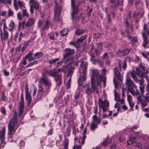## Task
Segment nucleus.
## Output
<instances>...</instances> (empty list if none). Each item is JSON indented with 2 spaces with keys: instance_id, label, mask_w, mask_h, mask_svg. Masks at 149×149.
Here are the masks:
<instances>
[{
  "instance_id": "nucleus-6",
  "label": "nucleus",
  "mask_w": 149,
  "mask_h": 149,
  "mask_svg": "<svg viewBox=\"0 0 149 149\" xmlns=\"http://www.w3.org/2000/svg\"><path fill=\"white\" fill-rule=\"evenodd\" d=\"M147 25L145 24L143 27V30L141 33L143 39L142 46L146 48L149 42V40L147 38V35L149 36V32L148 29H146Z\"/></svg>"
},
{
  "instance_id": "nucleus-21",
  "label": "nucleus",
  "mask_w": 149,
  "mask_h": 149,
  "mask_svg": "<svg viewBox=\"0 0 149 149\" xmlns=\"http://www.w3.org/2000/svg\"><path fill=\"white\" fill-rule=\"evenodd\" d=\"M144 13V12L142 10H141L138 13L134 12V14L133 17L140 18L143 17Z\"/></svg>"
},
{
  "instance_id": "nucleus-45",
  "label": "nucleus",
  "mask_w": 149,
  "mask_h": 149,
  "mask_svg": "<svg viewBox=\"0 0 149 149\" xmlns=\"http://www.w3.org/2000/svg\"><path fill=\"white\" fill-rule=\"evenodd\" d=\"M24 106H20L19 109L18 113L19 114V117L23 113V110L24 109Z\"/></svg>"
},
{
  "instance_id": "nucleus-39",
  "label": "nucleus",
  "mask_w": 149,
  "mask_h": 149,
  "mask_svg": "<svg viewBox=\"0 0 149 149\" xmlns=\"http://www.w3.org/2000/svg\"><path fill=\"white\" fill-rule=\"evenodd\" d=\"M84 32L85 31L84 30L78 29L76 30L75 33L77 35H79L83 34Z\"/></svg>"
},
{
  "instance_id": "nucleus-9",
  "label": "nucleus",
  "mask_w": 149,
  "mask_h": 149,
  "mask_svg": "<svg viewBox=\"0 0 149 149\" xmlns=\"http://www.w3.org/2000/svg\"><path fill=\"white\" fill-rule=\"evenodd\" d=\"M39 82L40 84H44L48 87L50 86L52 84L51 81L48 79V77L45 76L44 74L42 76L39 80Z\"/></svg>"
},
{
  "instance_id": "nucleus-24",
  "label": "nucleus",
  "mask_w": 149,
  "mask_h": 149,
  "mask_svg": "<svg viewBox=\"0 0 149 149\" xmlns=\"http://www.w3.org/2000/svg\"><path fill=\"white\" fill-rule=\"evenodd\" d=\"M136 141V138L135 136L133 135H131L129 140L127 141V143L128 145H130L131 144H133V143Z\"/></svg>"
},
{
  "instance_id": "nucleus-30",
  "label": "nucleus",
  "mask_w": 149,
  "mask_h": 149,
  "mask_svg": "<svg viewBox=\"0 0 149 149\" xmlns=\"http://www.w3.org/2000/svg\"><path fill=\"white\" fill-rule=\"evenodd\" d=\"M43 53L42 52H38L35 53L34 54V56L35 57L36 59L39 58L42 56Z\"/></svg>"
},
{
  "instance_id": "nucleus-20",
  "label": "nucleus",
  "mask_w": 149,
  "mask_h": 149,
  "mask_svg": "<svg viewBox=\"0 0 149 149\" xmlns=\"http://www.w3.org/2000/svg\"><path fill=\"white\" fill-rule=\"evenodd\" d=\"M113 73L115 76H116L118 79L121 81L122 77L121 76L120 72L118 71V68H114L113 70Z\"/></svg>"
},
{
  "instance_id": "nucleus-44",
  "label": "nucleus",
  "mask_w": 149,
  "mask_h": 149,
  "mask_svg": "<svg viewBox=\"0 0 149 149\" xmlns=\"http://www.w3.org/2000/svg\"><path fill=\"white\" fill-rule=\"evenodd\" d=\"M49 71L50 70L47 68H44L43 69V72L42 73V75H43V74H44L45 76H47V74H48L49 75Z\"/></svg>"
},
{
  "instance_id": "nucleus-11",
  "label": "nucleus",
  "mask_w": 149,
  "mask_h": 149,
  "mask_svg": "<svg viewBox=\"0 0 149 149\" xmlns=\"http://www.w3.org/2000/svg\"><path fill=\"white\" fill-rule=\"evenodd\" d=\"M71 64L70 63L64 67L63 69L64 72H68L67 75L68 76L72 75L73 74L75 68L74 67H72L70 66V65Z\"/></svg>"
},
{
  "instance_id": "nucleus-8",
  "label": "nucleus",
  "mask_w": 149,
  "mask_h": 149,
  "mask_svg": "<svg viewBox=\"0 0 149 149\" xmlns=\"http://www.w3.org/2000/svg\"><path fill=\"white\" fill-rule=\"evenodd\" d=\"M98 100L99 108L102 109L103 113L105 112L109 106V103L107 99H105L103 101L101 98H99Z\"/></svg>"
},
{
  "instance_id": "nucleus-34",
  "label": "nucleus",
  "mask_w": 149,
  "mask_h": 149,
  "mask_svg": "<svg viewBox=\"0 0 149 149\" xmlns=\"http://www.w3.org/2000/svg\"><path fill=\"white\" fill-rule=\"evenodd\" d=\"M26 97L27 102L28 105H29L31 100V97L30 93L26 94Z\"/></svg>"
},
{
  "instance_id": "nucleus-62",
  "label": "nucleus",
  "mask_w": 149,
  "mask_h": 149,
  "mask_svg": "<svg viewBox=\"0 0 149 149\" xmlns=\"http://www.w3.org/2000/svg\"><path fill=\"white\" fill-rule=\"evenodd\" d=\"M13 15V12L10 9H9L8 13V15L9 17L12 16Z\"/></svg>"
},
{
  "instance_id": "nucleus-53",
  "label": "nucleus",
  "mask_w": 149,
  "mask_h": 149,
  "mask_svg": "<svg viewBox=\"0 0 149 149\" xmlns=\"http://www.w3.org/2000/svg\"><path fill=\"white\" fill-rule=\"evenodd\" d=\"M86 138L85 135H82V137L81 138V145H82L84 144V140Z\"/></svg>"
},
{
  "instance_id": "nucleus-15",
  "label": "nucleus",
  "mask_w": 149,
  "mask_h": 149,
  "mask_svg": "<svg viewBox=\"0 0 149 149\" xmlns=\"http://www.w3.org/2000/svg\"><path fill=\"white\" fill-rule=\"evenodd\" d=\"M62 10L61 6L59 5L58 3L55 2V6L54 9V15H61Z\"/></svg>"
},
{
  "instance_id": "nucleus-14",
  "label": "nucleus",
  "mask_w": 149,
  "mask_h": 149,
  "mask_svg": "<svg viewBox=\"0 0 149 149\" xmlns=\"http://www.w3.org/2000/svg\"><path fill=\"white\" fill-rule=\"evenodd\" d=\"M13 5L14 8L16 11L18 10L19 7L22 9V8L24 6L22 2L18 1L17 2V0H14Z\"/></svg>"
},
{
  "instance_id": "nucleus-54",
  "label": "nucleus",
  "mask_w": 149,
  "mask_h": 149,
  "mask_svg": "<svg viewBox=\"0 0 149 149\" xmlns=\"http://www.w3.org/2000/svg\"><path fill=\"white\" fill-rule=\"evenodd\" d=\"M91 56V61L93 63H94V62L95 61V57L93 54H90Z\"/></svg>"
},
{
  "instance_id": "nucleus-16",
  "label": "nucleus",
  "mask_w": 149,
  "mask_h": 149,
  "mask_svg": "<svg viewBox=\"0 0 149 149\" xmlns=\"http://www.w3.org/2000/svg\"><path fill=\"white\" fill-rule=\"evenodd\" d=\"M130 50L131 49H125L122 51L119 50L117 53V56L120 57L125 56L127 54Z\"/></svg>"
},
{
  "instance_id": "nucleus-63",
  "label": "nucleus",
  "mask_w": 149,
  "mask_h": 149,
  "mask_svg": "<svg viewBox=\"0 0 149 149\" xmlns=\"http://www.w3.org/2000/svg\"><path fill=\"white\" fill-rule=\"evenodd\" d=\"M25 91L26 93V94L30 93L29 92V88L27 84H26V87L25 88Z\"/></svg>"
},
{
  "instance_id": "nucleus-43",
  "label": "nucleus",
  "mask_w": 149,
  "mask_h": 149,
  "mask_svg": "<svg viewBox=\"0 0 149 149\" xmlns=\"http://www.w3.org/2000/svg\"><path fill=\"white\" fill-rule=\"evenodd\" d=\"M59 60L58 58H56L54 59H51L49 61L48 63L49 64H52L56 63Z\"/></svg>"
},
{
  "instance_id": "nucleus-46",
  "label": "nucleus",
  "mask_w": 149,
  "mask_h": 149,
  "mask_svg": "<svg viewBox=\"0 0 149 149\" xmlns=\"http://www.w3.org/2000/svg\"><path fill=\"white\" fill-rule=\"evenodd\" d=\"M114 95L115 100L118 102L119 100V98L118 96V94L115 91H114Z\"/></svg>"
},
{
  "instance_id": "nucleus-18",
  "label": "nucleus",
  "mask_w": 149,
  "mask_h": 149,
  "mask_svg": "<svg viewBox=\"0 0 149 149\" xmlns=\"http://www.w3.org/2000/svg\"><path fill=\"white\" fill-rule=\"evenodd\" d=\"M54 78L57 85L59 86L62 83L61 74H56Z\"/></svg>"
},
{
  "instance_id": "nucleus-40",
  "label": "nucleus",
  "mask_w": 149,
  "mask_h": 149,
  "mask_svg": "<svg viewBox=\"0 0 149 149\" xmlns=\"http://www.w3.org/2000/svg\"><path fill=\"white\" fill-rule=\"evenodd\" d=\"M56 145L59 146L60 145V142L61 141V136L59 135L58 136L56 137Z\"/></svg>"
},
{
  "instance_id": "nucleus-37",
  "label": "nucleus",
  "mask_w": 149,
  "mask_h": 149,
  "mask_svg": "<svg viewBox=\"0 0 149 149\" xmlns=\"http://www.w3.org/2000/svg\"><path fill=\"white\" fill-rule=\"evenodd\" d=\"M68 31L67 29H65L64 30H61L60 32L61 36H64L68 34Z\"/></svg>"
},
{
  "instance_id": "nucleus-25",
  "label": "nucleus",
  "mask_w": 149,
  "mask_h": 149,
  "mask_svg": "<svg viewBox=\"0 0 149 149\" xmlns=\"http://www.w3.org/2000/svg\"><path fill=\"white\" fill-rule=\"evenodd\" d=\"M129 73L130 74L132 79H134L135 81L138 82V79L137 77L136 76L135 74L136 72L134 70H132Z\"/></svg>"
},
{
  "instance_id": "nucleus-41",
  "label": "nucleus",
  "mask_w": 149,
  "mask_h": 149,
  "mask_svg": "<svg viewBox=\"0 0 149 149\" xmlns=\"http://www.w3.org/2000/svg\"><path fill=\"white\" fill-rule=\"evenodd\" d=\"M129 39L132 43H134L137 41V39L136 37H132L130 36H128Z\"/></svg>"
},
{
  "instance_id": "nucleus-29",
  "label": "nucleus",
  "mask_w": 149,
  "mask_h": 149,
  "mask_svg": "<svg viewBox=\"0 0 149 149\" xmlns=\"http://www.w3.org/2000/svg\"><path fill=\"white\" fill-rule=\"evenodd\" d=\"M57 71L56 69H54L52 70H50L49 75L54 77L57 74Z\"/></svg>"
},
{
  "instance_id": "nucleus-60",
  "label": "nucleus",
  "mask_w": 149,
  "mask_h": 149,
  "mask_svg": "<svg viewBox=\"0 0 149 149\" xmlns=\"http://www.w3.org/2000/svg\"><path fill=\"white\" fill-rule=\"evenodd\" d=\"M87 10L88 14L90 15L92 12V9L90 7H88L87 8Z\"/></svg>"
},
{
  "instance_id": "nucleus-1",
  "label": "nucleus",
  "mask_w": 149,
  "mask_h": 149,
  "mask_svg": "<svg viewBox=\"0 0 149 149\" xmlns=\"http://www.w3.org/2000/svg\"><path fill=\"white\" fill-rule=\"evenodd\" d=\"M17 113L15 111L14 113L13 118L10 120L8 125V134L11 137L17 129V128H15V126L17 123Z\"/></svg>"
},
{
  "instance_id": "nucleus-47",
  "label": "nucleus",
  "mask_w": 149,
  "mask_h": 149,
  "mask_svg": "<svg viewBox=\"0 0 149 149\" xmlns=\"http://www.w3.org/2000/svg\"><path fill=\"white\" fill-rule=\"evenodd\" d=\"M70 45H73L74 46H75L76 47H78L79 46V44H78L77 42V41H76L75 42H70L69 43Z\"/></svg>"
},
{
  "instance_id": "nucleus-59",
  "label": "nucleus",
  "mask_w": 149,
  "mask_h": 149,
  "mask_svg": "<svg viewBox=\"0 0 149 149\" xmlns=\"http://www.w3.org/2000/svg\"><path fill=\"white\" fill-rule=\"evenodd\" d=\"M122 68L123 70H125L126 68V62L125 61H124L123 63Z\"/></svg>"
},
{
  "instance_id": "nucleus-5",
  "label": "nucleus",
  "mask_w": 149,
  "mask_h": 149,
  "mask_svg": "<svg viewBox=\"0 0 149 149\" xmlns=\"http://www.w3.org/2000/svg\"><path fill=\"white\" fill-rule=\"evenodd\" d=\"M96 84L91 82V86H88L85 90L86 93L88 95H90L93 93H98V86Z\"/></svg>"
},
{
  "instance_id": "nucleus-52",
  "label": "nucleus",
  "mask_w": 149,
  "mask_h": 149,
  "mask_svg": "<svg viewBox=\"0 0 149 149\" xmlns=\"http://www.w3.org/2000/svg\"><path fill=\"white\" fill-rule=\"evenodd\" d=\"M80 93L79 91H77L75 93V94L74 95V97L75 100L77 99L78 97H79L80 95Z\"/></svg>"
},
{
  "instance_id": "nucleus-22",
  "label": "nucleus",
  "mask_w": 149,
  "mask_h": 149,
  "mask_svg": "<svg viewBox=\"0 0 149 149\" xmlns=\"http://www.w3.org/2000/svg\"><path fill=\"white\" fill-rule=\"evenodd\" d=\"M35 23V20L32 18H29L26 23L25 26L26 27H30L32 26Z\"/></svg>"
},
{
  "instance_id": "nucleus-36",
  "label": "nucleus",
  "mask_w": 149,
  "mask_h": 149,
  "mask_svg": "<svg viewBox=\"0 0 149 149\" xmlns=\"http://www.w3.org/2000/svg\"><path fill=\"white\" fill-rule=\"evenodd\" d=\"M86 38V35L81 36L79 38H78L77 40V42L78 44L79 43H81Z\"/></svg>"
},
{
  "instance_id": "nucleus-27",
  "label": "nucleus",
  "mask_w": 149,
  "mask_h": 149,
  "mask_svg": "<svg viewBox=\"0 0 149 149\" xmlns=\"http://www.w3.org/2000/svg\"><path fill=\"white\" fill-rule=\"evenodd\" d=\"M109 2L112 7H116L119 4V0H110Z\"/></svg>"
},
{
  "instance_id": "nucleus-35",
  "label": "nucleus",
  "mask_w": 149,
  "mask_h": 149,
  "mask_svg": "<svg viewBox=\"0 0 149 149\" xmlns=\"http://www.w3.org/2000/svg\"><path fill=\"white\" fill-rule=\"evenodd\" d=\"M49 22L48 21H47L46 22L45 24L44 25L43 27H42V28L41 29V30L44 31L45 29H47L49 28Z\"/></svg>"
},
{
  "instance_id": "nucleus-7",
  "label": "nucleus",
  "mask_w": 149,
  "mask_h": 149,
  "mask_svg": "<svg viewBox=\"0 0 149 149\" xmlns=\"http://www.w3.org/2000/svg\"><path fill=\"white\" fill-rule=\"evenodd\" d=\"M29 4L30 5V11L31 14L34 13V9L36 11H40L41 6L36 0H29Z\"/></svg>"
},
{
  "instance_id": "nucleus-48",
  "label": "nucleus",
  "mask_w": 149,
  "mask_h": 149,
  "mask_svg": "<svg viewBox=\"0 0 149 149\" xmlns=\"http://www.w3.org/2000/svg\"><path fill=\"white\" fill-rule=\"evenodd\" d=\"M17 17L19 20H22V14L20 12H19L17 13Z\"/></svg>"
},
{
  "instance_id": "nucleus-31",
  "label": "nucleus",
  "mask_w": 149,
  "mask_h": 149,
  "mask_svg": "<svg viewBox=\"0 0 149 149\" xmlns=\"http://www.w3.org/2000/svg\"><path fill=\"white\" fill-rule=\"evenodd\" d=\"M21 10L22 12V17H29V15L27 11L26 8H25L24 9H22Z\"/></svg>"
},
{
  "instance_id": "nucleus-19",
  "label": "nucleus",
  "mask_w": 149,
  "mask_h": 149,
  "mask_svg": "<svg viewBox=\"0 0 149 149\" xmlns=\"http://www.w3.org/2000/svg\"><path fill=\"white\" fill-rule=\"evenodd\" d=\"M136 71L137 75L139 77H141V78L145 77L146 74H148V71L147 70H146V71L145 72L143 73L138 68L136 69Z\"/></svg>"
},
{
  "instance_id": "nucleus-58",
  "label": "nucleus",
  "mask_w": 149,
  "mask_h": 149,
  "mask_svg": "<svg viewBox=\"0 0 149 149\" xmlns=\"http://www.w3.org/2000/svg\"><path fill=\"white\" fill-rule=\"evenodd\" d=\"M128 90L133 96H135L136 91L133 90V88L129 89Z\"/></svg>"
},
{
  "instance_id": "nucleus-42",
  "label": "nucleus",
  "mask_w": 149,
  "mask_h": 149,
  "mask_svg": "<svg viewBox=\"0 0 149 149\" xmlns=\"http://www.w3.org/2000/svg\"><path fill=\"white\" fill-rule=\"evenodd\" d=\"M64 148L65 149H68L69 141L67 139H65L64 141Z\"/></svg>"
},
{
  "instance_id": "nucleus-55",
  "label": "nucleus",
  "mask_w": 149,
  "mask_h": 149,
  "mask_svg": "<svg viewBox=\"0 0 149 149\" xmlns=\"http://www.w3.org/2000/svg\"><path fill=\"white\" fill-rule=\"evenodd\" d=\"M23 36V33L20 32L18 38V42L19 43L22 40V38Z\"/></svg>"
},
{
  "instance_id": "nucleus-17",
  "label": "nucleus",
  "mask_w": 149,
  "mask_h": 149,
  "mask_svg": "<svg viewBox=\"0 0 149 149\" xmlns=\"http://www.w3.org/2000/svg\"><path fill=\"white\" fill-rule=\"evenodd\" d=\"M0 36L1 39H3L4 41L7 40L8 39L9 36V33L6 30H3V33L1 30Z\"/></svg>"
},
{
  "instance_id": "nucleus-3",
  "label": "nucleus",
  "mask_w": 149,
  "mask_h": 149,
  "mask_svg": "<svg viewBox=\"0 0 149 149\" xmlns=\"http://www.w3.org/2000/svg\"><path fill=\"white\" fill-rule=\"evenodd\" d=\"M91 82L95 83L97 86H100L102 81L101 74H99V71L96 69L91 70Z\"/></svg>"
},
{
  "instance_id": "nucleus-38",
  "label": "nucleus",
  "mask_w": 149,
  "mask_h": 149,
  "mask_svg": "<svg viewBox=\"0 0 149 149\" xmlns=\"http://www.w3.org/2000/svg\"><path fill=\"white\" fill-rule=\"evenodd\" d=\"M132 145L134 146L137 147L140 149H141L142 148V146L141 143L139 142H137L136 141L134 142Z\"/></svg>"
},
{
  "instance_id": "nucleus-64",
  "label": "nucleus",
  "mask_w": 149,
  "mask_h": 149,
  "mask_svg": "<svg viewBox=\"0 0 149 149\" xmlns=\"http://www.w3.org/2000/svg\"><path fill=\"white\" fill-rule=\"evenodd\" d=\"M132 97L130 95H127V100L128 102H132Z\"/></svg>"
},
{
  "instance_id": "nucleus-50",
  "label": "nucleus",
  "mask_w": 149,
  "mask_h": 149,
  "mask_svg": "<svg viewBox=\"0 0 149 149\" xmlns=\"http://www.w3.org/2000/svg\"><path fill=\"white\" fill-rule=\"evenodd\" d=\"M145 99L147 102H149V91H147Z\"/></svg>"
},
{
  "instance_id": "nucleus-4",
  "label": "nucleus",
  "mask_w": 149,
  "mask_h": 149,
  "mask_svg": "<svg viewBox=\"0 0 149 149\" xmlns=\"http://www.w3.org/2000/svg\"><path fill=\"white\" fill-rule=\"evenodd\" d=\"M65 53L63 55L64 62H67L69 61H71L70 63L72 64L74 61V60L73 59V58L72 56H69L72 55L74 53V50L70 48H66L65 49Z\"/></svg>"
},
{
  "instance_id": "nucleus-32",
  "label": "nucleus",
  "mask_w": 149,
  "mask_h": 149,
  "mask_svg": "<svg viewBox=\"0 0 149 149\" xmlns=\"http://www.w3.org/2000/svg\"><path fill=\"white\" fill-rule=\"evenodd\" d=\"M97 125L94 123V122L92 121L90 126V129L92 131H94L97 128Z\"/></svg>"
},
{
  "instance_id": "nucleus-26",
  "label": "nucleus",
  "mask_w": 149,
  "mask_h": 149,
  "mask_svg": "<svg viewBox=\"0 0 149 149\" xmlns=\"http://www.w3.org/2000/svg\"><path fill=\"white\" fill-rule=\"evenodd\" d=\"M92 118V121L94 122V123L97 125L99 124L101 122L100 118H97V116L95 115L93 116Z\"/></svg>"
},
{
  "instance_id": "nucleus-56",
  "label": "nucleus",
  "mask_w": 149,
  "mask_h": 149,
  "mask_svg": "<svg viewBox=\"0 0 149 149\" xmlns=\"http://www.w3.org/2000/svg\"><path fill=\"white\" fill-rule=\"evenodd\" d=\"M141 78L140 79H138V82H139L140 83V86H144L143 85L144 80Z\"/></svg>"
},
{
  "instance_id": "nucleus-57",
  "label": "nucleus",
  "mask_w": 149,
  "mask_h": 149,
  "mask_svg": "<svg viewBox=\"0 0 149 149\" xmlns=\"http://www.w3.org/2000/svg\"><path fill=\"white\" fill-rule=\"evenodd\" d=\"M38 92H41L43 91V88H42V86L40 84H39L38 86Z\"/></svg>"
},
{
  "instance_id": "nucleus-49",
  "label": "nucleus",
  "mask_w": 149,
  "mask_h": 149,
  "mask_svg": "<svg viewBox=\"0 0 149 149\" xmlns=\"http://www.w3.org/2000/svg\"><path fill=\"white\" fill-rule=\"evenodd\" d=\"M139 88L140 89V91L141 94H143L144 92V90L145 88L144 86H139Z\"/></svg>"
},
{
  "instance_id": "nucleus-12",
  "label": "nucleus",
  "mask_w": 149,
  "mask_h": 149,
  "mask_svg": "<svg viewBox=\"0 0 149 149\" xmlns=\"http://www.w3.org/2000/svg\"><path fill=\"white\" fill-rule=\"evenodd\" d=\"M125 84L126 88H127L128 90L133 88L134 87L135 88H136V86L130 78L127 77L126 79Z\"/></svg>"
},
{
  "instance_id": "nucleus-13",
  "label": "nucleus",
  "mask_w": 149,
  "mask_h": 149,
  "mask_svg": "<svg viewBox=\"0 0 149 149\" xmlns=\"http://www.w3.org/2000/svg\"><path fill=\"white\" fill-rule=\"evenodd\" d=\"M75 0H71V5L72 8L73 10V11L72 13V18L74 19L75 17V15L77 13L78 7L75 4Z\"/></svg>"
},
{
  "instance_id": "nucleus-23",
  "label": "nucleus",
  "mask_w": 149,
  "mask_h": 149,
  "mask_svg": "<svg viewBox=\"0 0 149 149\" xmlns=\"http://www.w3.org/2000/svg\"><path fill=\"white\" fill-rule=\"evenodd\" d=\"M33 54L32 52H29L25 56V58H28L29 62H30L33 60L36 59L34 56V57L32 56Z\"/></svg>"
},
{
  "instance_id": "nucleus-61",
  "label": "nucleus",
  "mask_w": 149,
  "mask_h": 149,
  "mask_svg": "<svg viewBox=\"0 0 149 149\" xmlns=\"http://www.w3.org/2000/svg\"><path fill=\"white\" fill-rule=\"evenodd\" d=\"M141 105L143 107H145L146 105V100L145 101L144 100H142L141 102Z\"/></svg>"
},
{
  "instance_id": "nucleus-33",
  "label": "nucleus",
  "mask_w": 149,
  "mask_h": 149,
  "mask_svg": "<svg viewBox=\"0 0 149 149\" xmlns=\"http://www.w3.org/2000/svg\"><path fill=\"white\" fill-rule=\"evenodd\" d=\"M60 15H54V20L56 22L59 23L62 21L61 18L60 17Z\"/></svg>"
},
{
  "instance_id": "nucleus-28",
  "label": "nucleus",
  "mask_w": 149,
  "mask_h": 149,
  "mask_svg": "<svg viewBox=\"0 0 149 149\" xmlns=\"http://www.w3.org/2000/svg\"><path fill=\"white\" fill-rule=\"evenodd\" d=\"M8 30L10 31H12L14 30V28L15 27V24L14 22L12 20H11L10 24L8 25Z\"/></svg>"
},
{
  "instance_id": "nucleus-10",
  "label": "nucleus",
  "mask_w": 149,
  "mask_h": 149,
  "mask_svg": "<svg viewBox=\"0 0 149 149\" xmlns=\"http://www.w3.org/2000/svg\"><path fill=\"white\" fill-rule=\"evenodd\" d=\"M6 130L5 128H3L2 130L0 131V139L1 143L0 144V149L4 147L6 143L5 142V134Z\"/></svg>"
},
{
  "instance_id": "nucleus-51",
  "label": "nucleus",
  "mask_w": 149,
  "mask_h": 149,
  "mask_svg": "<svg viewBox=\"0 0 149 149\" xmlns=\"http://www.w3.org/2000/svg\"><path fill=\"white\" fill-rule=\"evenodd\" d=\"M128 103L130 107V110H131L132 111H133L134 110L132 108L134 105V103H133L132 101Z\"/></svg>"
},
{
  "instance_id": "nucleus-2",
  "label": "nucleus",
  "mask_w": 149,
  "mask_h": 149,
  "mask_svg": "<svg viewBox=\"0 0 149 149\" xmlns=\"http://www.w3.org/2000/svg\"><path fill=\"white\" fill-rule=\"evenodd\" d=\"M88 65L87 63L84 61H82L81 62L80 68H79L80 74L79 77V78L78 82L79 85L81 86L82 85V81L81 79L82 78L83 81H84L86 79V68Z\"/></svg>"
}]
</instances>
